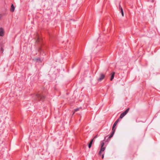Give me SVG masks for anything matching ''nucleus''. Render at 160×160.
I'll use <instances>...</instances> for the list:
<instances>
[{
    "label": "nucleus",
    "instance_id": "1",
    "mask_svg": "<svg viewBox=\"0 0 160 160\" xmlns=\"http://www.w3.org/2000/svg\"><path fill=\"white\" fill-rule=\"evenodd\" d=\"M129 108H127L126 110L122 113L120 115L119 118L120 119L122 118L128 112Z\"/></svg>",
    "mask_w": 160,
    "mask_h": 160
},
{
    "label": "nucleus",
    "instance_id": "2",
    "mask_svg": "<svg viewBox=\"0 0 160 160\" xmlns=\"http://www.w3.org/2000/svg\"><path fill=\"white\" fill-rule=\"evenodd\" d=\"M36 97L39 100L42 101L44 98V96L39 94H37L36 95Z\"/></svg>",
    "mask_w": 160,
    "mask_h": 160
},
{
    "label": "nucleus",
    "instance_id": "3",
    "mask_svg": "<svg viewBox=\"0 0 160 160\" xmlns=\"http://www.w3.org/2000/svg\"><path fill=\"white\" fill-rule=\"evenodd\" d=\"M105 77V75L103 74H101L100 75V77L98 79V80L99 81H101Z\"/></svg>",
    "mask_w": 160,
    "mask_h": 160
},
{
    "label": "nucleus",
    "instance_id": "4",
    "mask_svg": "<svg viewBox=\"0 0 160 160\" xmlns=\"http://www.w3.org/2000/svg\"><path fill=\"white\" fill-rule=\"evenodd\" d=\"M4 35L3 29L2 28H0V36H2Z\"/></svg>",
    "mask_w": 160,
    "mask_h": 160
},
{
    "label": "nucleus",
    "instance_id": "5",
    "mask_svg": "<svg viewBox=\"0 0 160 160\" xmlns=\"http://www.w3.org/2000/svg\"><path fill=\"white\" fill-rule=\"evenodd\" d=\"M119 121V119H118L114 123L113 125L112 128H115V127L116 126V125L117 124V123H118V122Z\"/></svg>",
    "mask_w": 160,
    "mask_h": 160
},
{
    "label": "nucleus",
    "instance_id": "6",
    "mask_svg": "<svg viewBox=\"0 0 160 160\" xmlns=\"http://www.w3.org/2000/svg\"><path fill=\"white\" fill-rule=\"evenodd\" d=\"M115 74V72H113L112 73L111 76V77L110 78L111 81H112L113 79L114 78Z\"/></svg>",
    "mask_w": 160,
    "mask_h": 160
},
{
    "label": "nucleus",
    "instance_id": "7",
    "mask_svg": "<svg viewBox=\"0 0 160 160\" xmlns=\"http://www.w3.org/2000/svg\"><path fill=\"white\" fill-rule=\"evenodd\" d=\"M14 9H15V7L14 6V5H13V4H12V5H11V11L12 12H13L14 11Z\"/></svg>",
    "mask_w": 160,
    "mask_h": 160
},
{
    "label": "nucleus",
    "instance_id": "8",
    "mask_svg": "<svg viewBox=\"0 0 160 160\" xmlns=\"http://www.w3.org/2000/svg\"><path fill=\"white\" fill-rule=\"evenodd\" d=\"M105 149V147H101L100 150L99 152V154H101V152L104 151Z\"/></svg>",
    "mask_w": 160,
    "mask_h": 160
},
{
    "label": "nucleus",
    "instance_id": "9",
    "mask_svg": "<svg viewBox=\"0 0 160 160\" xmlns=\"http://www.w3.org/2000/svg\"><path fill=\"white\" fill-rule=\"evenodd\" d=\"M119 8H120V9H121V12L122 16L123 17L124 16V13H123V9H122V8L120 6H119Z\"/></svg>",
    "mask_w": 160,
    "mask_h": 160
},
{
    "label": "nucleus",
    "instance_id": "10",
    "mask_svg": "<svg viewBox=\"0 0 160 160\" xmlns=\"http://www.w3.org/2000/svg\"><path fill=\"white\" fill-rule=\"evenodd\" d=\"M115 128H112V133H111V134L112 135H113V134L114 133V132H115Z\"/></svg>",
    "mask_w": 160,
    "mask_h": 160
},
{
    "label": "nucleus",
    "instance_id": "11",
    "mask_svg": "<svg viewBox=\"0 0 160 160\" xmlns=\"http://www.w3.org/2000/svg\"><path fill=\"white\" fill-rule=\"evenodd\" d=\"M101 147H103V146L104 145V142H101Z\"/></svg>",
    "mask_w": 160,
    "mask_h": 160
},
{
    "label": "nucleus",
    "instance_id": "12",
    "mask_svg": "<svg viewBox=\"0 0 160 160\" xmlns=\"http://www.w3.org/2000/svg\"><path fill=\"white\" fill-rule=\"evenodd\" d=\"M93 139H92V140H91L90 143H91V144L92 145V143L93 142Z\"/></svg>",
    "mask_w": 160,
    "mask_h": 160
},
{
    "label": "nucleus",
    "instance_id": "13",
    "mask_svg": "<svg viewBox=\"0 0 160 160\" xmlns=\"http://www.w3.org/2000/svg\"><path fill=\"white\" fill-rule=\"evenodd\" d=\"M93 139H92V140H91L90 143H91V144L92 145V143L93 142Z\"/></svg>",
    "mask_w": 160,
    "mask_h": 160
},
{
    "label": "nucleus",
    "instance_id": "14",
    "mask_svg": "<svg viewBox=\"0 0 160 160\" xmlns=\"http://www.w3.org/2000/svg\"><path fill=\"white\" fill-rule=\"evenodd\" d=\"M93 139H92V140H91L90 143H91V144L92 145V143L93 142Z\"/></svg>",
    "mask_w": 160,
    "mask_h": 160
},
{
    "label": "nucleus",
    "instance_id": "15",
    "mask_svg": "<svg viewBox=\"0 0 160 160\" xmlns=\"http://www.w3.org/2000/svg\"><path fill=\"white\" fill-rule=\"evenodd\" d=\"M88 146L89 148H90L92 146V144H91V143H89Z\"/></svg>",
    "mask_w": 160,
    "mask_h": 160
},
{
    "label": "nucleus",
    "instance_id": "16",
    "mask_svg": "<svg viewBox=\"0 0 160 160\" xmlns=\"http://www.w3.org/2000/svg\"><path fill=\"white\" fill-rule=\"evenodd\" d=\"M79 108H76L75 109V112H76V111H78V110Z\"/></svg>",
    "mask_w": 160,
    "mask_h": 160
},
{
    "label": "nucleus",
    "instance_id": "17",
    "mask_svg": "<svg viewBox=\"0 0 160 160\" xmlns=\"http://www.w3.org/2000/svg\"><path fill=\"white\" fill-rule=\"evenodd\" d=\"M113 136V135H112V134H111L109 136V138H112V136Z\"/></svg>",
    "mask_w": 160,
    "mask_h": 160
},
{
    "label": "nucleus",
    "instance_id": "18",
    "mask_svg": "<svg viewBox=\"0 0 160 160\" xmlns=\"http://www.w3.org/2000/svg\"><path fill=\"white\" fill-rule=\"evenodd\" d=\"M104 157V154H103L102 155V158H103Z\"/></svg>",
    "mask_w": 160,
    "mask_h": 160
},
{
    "label": "nucleus",
    "instance_id": "19",
    "mask_svg": "<svg viewBox=\"0 0 160 160\" xmlns=\"http://www.w3.org/2000/svg\"><path fill=\"white\" fill-rule=\"evenodd\" d=\"M97 136H95V137H94L93 139H95V138H97Z\"/></svg>",
    "mask_w": 160,
    "mask_h": 160
},
{
    "label": "nucleus",
    "instance_id": "20",
    "mask_svg": "<svg viewBox=\"0 0 160 160\" xmlns=\"http://www.w3.org/2000/svg\"><path fill=\"white\" fill-rule=\"evenodd\" d=\"M39 42V39H38L37 40V42Z\"/></svg>",
    "mask_w": 160,
    "mask_h": 160
}]
</instances>
